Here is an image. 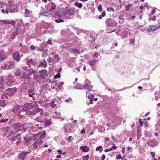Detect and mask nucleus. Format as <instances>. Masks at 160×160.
I'll return each mask as SVG.
<instances>
[{
  "label": "nucleus",
  "mask_w": 160,
  "mask_h": 160,
  "mask_svg": "<svg viewBox=\"0 0 160 160\" xmlns=\"http://www.w3.org/2000/svg\"><path fill=\"white\" fill-rule=\"evenodd\" d=\"M38 107L37 103H34L32 105L31 103L25 104L22 109V111L24 112L26 114L32 115L36 114L35 108Z\"/></svg>",
  "instance_id": "obj_1"
},
{
  "label": "nucleus",
  "mask_w": 160,
  "mask_h": 160,
  "mask_svg": "<svg viewBox=\"0 0 160 160\" xmlns=\"http://www.w3.org/2000/svg\"><path fill=\"white\" fill-rule=\"evenodd\" d=\"M13 128L18 132L21 131H23V132H24L26 130V129L24 128L23 125L19 122L14 124Z\"/></svg>",
  "instance_id": "obj_2"
},
{
  "label": "nucleus",
  "mask_w": 160,
  "mask_h": 160,
  "mask_svg": "<svg viewBox=\"0 0 160 160\" xmlns=\"http://www.w3.org/2000/svg\"><path fill=\"white\" fill-rule=\"evenodd\" d=\"M84 84L83 86V88L87 89L88 91L86 92V93H88V92L92 90L93 86L91 85V82L89 80H86L84 82Z\"/></svg>",
  "instance_id": "obj_3"
},
{
  "label": "nucleus",
  "mask_w": 160,
  "mask_h": 160,
  "mask_svg": "<svg viewBox=\"0 0 160 160\" xmlns=\"http://www.w3.org/2000/svg\"><path fill=\"white\" fill-rule=\"evenodd\" d=\"M17 90V88H8L7 89L6 91V93L9 96H12L14 93L16 92Z\"/></svg>",
  "instance_id": "obj_4"
},
{
  "label": "nucleus",
  "mask_w": 160,
  "mask_h": 160,
  "mask_svg": "<svg viewBox=\"0 0 160 160\" xmlns=\"http://www.w3.org/2000/svg\"><path fill=\"white\" fill-rule=\"evenodd\" d=\"M5 51L2 50L0 51V62H2L7 58Z\"/></svg>",
  "instance_id": "obj_5"
},
{
  "label": "nucleus",
  "mask_w": 160,
  "mask_h": 160,
  "mask_svg": "<svg viewBox=\"0 0 160 160\" xmlns=\"http://www.w3.org/2000/svg\"><path fill=\"white\" fill-rule=\"evenodd\" d=\"M22 107L19 105H17L14 107L12 109V112L15 114H16L18 112H20L22 109Z\"/></svg>",
  "instance_id": "obj_6"
},
{
  "label": "nucleus",
  "mask_w": 160,
  "mask_h": 160,
  "mask_svg": "<svg viewBox=\"0 0 160 160\" xmlns=\"http://www.w3.org/2000/svg\"><path fill=\"white\" fill-rule=\"evenodd\" d=\"M7 79L8 80V81L5 82L6 85L9 87L12 86L13 84L12 78L11 77H7Z\"/></svg>",
  "instance_id": "obj_7"
},
{
  "label": "nucleus",
  "mask_w": 160,
  "mask_h": 160,
  "mask_svg": "<svg viewBox=\"0 0 160 160\" xmlns=\"http://www.w3.org/2000/svg\"><path fill=\"white\" fill-rule=\"evenodd\" d=\"M148 144L150 146L154 147L157 146L158 144L156 141L152 139L148 142Z\"/></svg>",
  "instance_id": "obj_8"
},
{
  "label": "nucleus",
  "mask_w": 160,
  "mask_h": 160,
  "mask_svg": "<svg viewBox=\"0 0 160 160\" xmlns=\"http://www.w3.org/2000/svg\"><path fill=\"white\" fill-rule=\"evenodd\" d=\"M26 63L29 66V68L30 67L31 65L35 66L37 64L36 62L32 59H30L27 61Z\"/></svg>",
  "instance_id": "obj_9"
},
{
  "label": "nucleus",
  "mask_w": 160,
  "mask_h": 160,
  "mask_svg": "<svg viewBox=\"0 0 160 160\" xmlns=\"http://www.w3.org/2000/svg\"><path fill=\"white\" fill-rule=\"evenodd\" d=\"M13 58L17 61H18L20 59L19 54L17 52H14L12 55Z\"/></svg>",
  "instance_id": "obj_10"
},
{
  "label": "nucleus",
  "mask_w": 160,
  "mask_h": 160,
  "mask_svg": "<svg viewBox=\"0 0 160 160\" xmlns=\"http://www.w3.org/2000/svg\"><path fill=\"white\" fill-rule=\"evenodd\" d=\"M17 7L16 5H13L11 6L9 8V11L11 12H17Z\"/></svg>",
  "instance_id": "obj_11"
},
{
  "label": "nucleus",
  "mask_w": 160,
  "mask_h": 160,
  "mask_svg": "<svg viewBox=\"0 0 160 160\" xmlns=\"http://www.w3.org/2000/svg\"><path fill=\"white\" fill-rule=\"evenodd\" d=\"M28 153L27 152H22L18 155V158L19 160H25L24 158Z\"/></svg>",
  "instance_id": "obj_12"
},
{
  "label": "nucleus",
  "mask_w": 160,
  "mask_h": 160,
  "mask_svg": "<svg viewBox=\"0 0 160 160\" xmlns=\"http://www.w3.org/2000/svg\"><path fill=\"white\" fill-rule=\"evenodd\" d=\"M80 149L82 150V152H88L89 150V148L87 146H82L80 147Z\"/></svg>",
  "instance_id": "obj_13"
},
{
  "label": "nucleus",
  "mask_w": 160,
  "mask_h": 160,
  "mask_svg": "<svg viewBox=\"0 0 160 160\" xmlns=\"http://www.w3.org/2000/svg\"><path fill=\"white\" fill-rule=\"evenodd\" d=\"M31 74V73H27L26 72H24L22 75V77L24 79H30V78L29 77V76Z\"/></svg>",
  "instance_id": "obj_14"
},
{
  "label": "nucleus",
  "mask_w": 160,
  "mask_h": 160,
  "mask_svg": "<svg viewBox=\"0 0 160 160\" xmlns=\"http://www.w3.org/2000/svg\"><path fill=\"white\" fill-rule=\"evenodd\" d=\"M97 61L95 59H93L91 61H90L89 63L90 64V65L92 67V69H93L94 70H95V68L93 67V66H95L96 64V62H97Z\"/></svg>",
  "instance_id": "obj_15"
},
{
  "label": "nucleus",
  "mask_w": 160,
  "mask_h": 160,
  "mask_svg": "<svg viewBox=\"0 0 160 160\" xmlns=\"http://www.w3.org/2000/svg\"><path fill=\"white\" fill-rule=\"evenodd\" d=\"M160 26H152V27L148 28H147V30L148 31L155 30L159 28Z\"/></svg>",
  "instance_id": "obj_16"
},
{
  "label": "nucleus",
  "mask_w": 160,
  "mask_h": 160,
  "mask_svg": "<svg viewBox=\"0 0 160 160\" xmlns=\"http://www.w3.org/2000/svg\"><path fill=\"white\" fill-rule=\"evenodd\" d=\"M44 120V125L46 127H48L52 124L51 121L50 119L45 118Z\"/></svg>",
  "instance_id": "obj_17"
},
{
  "label": "nucleus",
  "mask_w": 160,
  "mask_h": 160,
  "mask_svg": "<svg viewBox=\"0 0 160 160\" xmlns=\"http://www.w3.org/2000/svg\"><path fill=\"white\" fill-rule=\"evenodd\" d=\"M44 111L42 110H40L39 108H38L37 109L35 108V113H37L38 114L40 115L41 116H43L44 115Z\"/></svg>",
  "instance_id": "obj_18"
},
{
  "label": "nucleus",
  "mask_w": 160,
  "mask_h": 160,
  "mask_svg": "<svg viewBox=\"0 0 160 160\" xmlns=\"http://www.w3.org/2000/svg\"><path fill=\"white\" fill-rule=\"evenodd\" d=\"M50 7L51 8L50 9V12H52L55 9L56 6L54 3L52 2L50 4Z\"/></svg>",
  "instance_id": "obj_19"
},
{
  "label": "nucleus",
  "mask_w": 160,
  "mask_h": 160,
  "mask_svg": "<svg viewBox=\"0 0 160 160\" xmlns=\"http://www.w3.org/2000/svg\"><path fill=\"white\" fill-rule=\"evenodd\" d=\"M88 98L90 99V103L92 104L93 102V99L94 98V95L93 94L89 95L88 96Z\"/></svg>",
  "instance_id": "obj_20"
},
{
  "label": "nucleus",
  "mask_w": 160,
  "mask_h": 160,
  "mask_svg": "<svg viewBox=\"0 0 160 160\" xmlns=\"http://www.w3.org/2000/svg\"><path fill=\"white\" fill-rule=\"evenodd\" d=\"M55 103V100L54 99L52 100V101L49 103V104L51 105L52 108H54L56 105V104Z\"/></svg>",
  "instance_id": "obj_21"
},
{
  "label": "nucleus",
  "mask_w": 160,
  "mask_h": 160,
  "mask_svg": "<svg viewBox=\"0 0 160 160\" xmlns=\"http://www.w3.org/2000/svg\"><path fill=\"white\" fill-rule=\"evenodd\" d=\"M74 8H70L68 9L66 12V13L68 15H71L72 14V12L74 10Z\"/></svg>",
  "instance_id": "obj_22"
},
{
  "label": "nucleus",
  "mask_w": 160,
  "mask_h": 160,
  "mask_svg": "<svg viewBox=\"0 0 160 160\" xmlns=\"http://www.w3.org/2000/svg\"><path fill=\"white\" fill-rule=\"evenodd\" d=\"M1 68L3 69H11V67H10L7 64H5L3 66L1 67Z\"/></svg>",
  "instance_id": "obj_23"
},
{
  "label": "nucleus",
  "mask_w": 160,
  "mask_h": 160,
  "mask_svg": "<svg viewBox=\"0 0 160 160\" xmlns=\"http://www.w3.org/2000/svg\"><path fill=\"white\" fill-rule=\"evenodd\" d=\"M75 6L78 7L79 8H81L82 7V4L81 3H78V2H76L74 4Z\"/></svg>",
  "instance_id": "obj_24"
},
{
  "label": "nucleus",
  "mask_w": 160,
  "mask_h": 160,
  "mask_svg": "<svg viewBox=\"0 0 160 160\" xmlns=\"http://www.w3.org/2000/svg\"><path fill=\"white\" fill-rule=\"evenodd\" d=\"M39 145H38V142H36L33 144V149L34 150H36L38 148Z\"/></svg>",
  "instance_id": "obj_25"
},
{
  "label": "nucleus",
  "mask_w": 160,
  "mask_h": 160,
  "mask_svg": "<svg viewBox=\"0 0 160 160\" xmlns=\"http://www.w3.org/2000/svg\"><path fill=\"white\" fill-rule=\"evenodd\" d=\"M40 65H42L44 68H45L47 66V62L45 60H44L43 62L40 63Z\"/></svg>",
  "instance_id": "obj_26"
},
{
  "label": "nucleus",
  "mask_w": 160,
  "mask_h": 160,
  "mask_svg": "<svg viewBox=\"0 0 160 160\" xmlns=\"http://www.w3.org/2000/svg\"><path fill=\"white\" fill-rule=\"evenodd\" d=\"M103 148L102 146H100L98 147H97L96 149V151H99V152H101L103 150Z\"/></svg>",
  "instance_id": "obj_27"
},
{
  "label": "nucleus",
  "mask_w": 160,
  "mask_h": 160,
  "mask_svg": "<svg viewBox=\"0 0 160 160\" xmlns=\"http://www.w3.org/2000/svg\"><path fill=\"white\" fill-rule=\"evenodd\" d=\"M132 7V5L131 4H128L125 7V10L127 11H129V8Z\"/></svg>",
  "instance_id": "obj_28"
},
{
  "label": "nucleus",
  "mask_w": 160,
  "mask_h": 160,
  "mask_svg": "<svg viewBox=\"0 0 160 160\" xmlns=\"http://www.w3.org/2000/svg\"><path fill=\"white\" fill-rule=\"evenodd\" d=\"M71 49H72V52L73 53H74L75 54L79 53V50L75 48H71Z\"/></svg>",
  "instance_id": "obj_29"
},
{
  "label": "nucleus",
  "mask_w": 160,
  "mask_h": 160,
  "mask_svg": "<svg viewBox=\"0 0 160 160\" xmlns=\"http://www.w3.org/2000/svg\"><path fill=\"white\" fill-rule=\"evenodd\" d=\"M24 139L25 140V142L26 143H28L31 140V138H27L26 137L24 138Z\"/></svg>",
  "instance_id": "obj_30"
},
{
  "label": "nucleus",
  "mask_w": 160,
  "mask_h": 160,
  "mask_svg": "<svg viewBox=\"0 0 160 160\" xmlns=\"http://www.w3.org/2000/svg\"><path fill=\"white\" fill-rule=\"evenodd\" d=\"M17 132H18L17 131V130H15V129H14V130L11 131L10 133V136H11L15 135L16 133H17Z\"/></svg>",
  "instance_id": "obj_31"
},
{
  "label": "nucleus",
  "mask_w": 160,
  "mask_h": 160,
  "mask_svg": "<svg viewBox=\"0 0 160 160\" xmlns=\"http://www.w3.org/2000/svg\"><path fill=\"white\" fill-rule=\"evenodd\" d=\"M48 61L49 63H50L49 64L51 65V63H53L54 62L53 59L51 58H48L47 60Z\"/></svg>",
  "instance_id": "obj_32"
},
{
  "label": "nucleus",
  "mask_w": 160,
  "mask_h": 160,
  "mask_svg": "<svg viewBox=\"0 0 160 160\" xmlns=\"http://www.w3.org/2000/svg\"><path fill=\"white\" fill-rule=\"evenodd\" d=\"M55 60H57V62H58L60 60L58 55L56 54L54 57Z\"/></svg>",
  "instance_id": "obj_33"
},
{
  "label": "nucleus",
  "mask_w": 160,
  "mask_h": 160,
  "mask_svg": "<svg viewBox=\"0 0 160 160\" xmlns=\"http://www.w3.org/2000/svg\"><path fill=\"white\" fill-rule=\"evenodd\" d=\"M28 96L31 97H32V99L34 100H35V96H35V93H32L31 94L29 93L28 94Z\"/></svg>",
  "instance_id": "obj_34"
},
{
  "label": "nucleus",
  "mask_w": 160,
  "mask_h": 160,
  "mask_svg": "<svg viewBox=\"0 0 160 160\" xmlns=\"http://www.w3.org/2000/svg\"><path fill=\"white\" fill-rule=\"evenodd\" d=\"M39 72L41 73H43L44 74L47 75V71L45 69H42L39 71Z\"/></svg>",
  "instance_id": "obj_35"
},
{
  "label": "nucleus",
  "mask_w": 160,
  "mask_h": 160,
  "mask_svg": "<svg viewBox=\"0 0 160 160\" xmlns=\"http://www.w3.org/2000/svg\"><path fill=\"white\" fill-rule=\"evenodd\" d=\"M16 23V22L13 21V20H12L9 23V24H10L12 25L13 26L14 28L16 27L15 25Z\"/></svg>",
  "instance_id": "obj_36"
},
{
  "label": "nucleus",
  "mask_w": 160,
  "mask_h": 160,
  "mask_svg": "<svg viewBox=\"0 0 160 160\" xmlns=\"http://www.w3.org/2000/svg\"><path fill=\"white\" fill-rule=\"evenodd\" d=\"M9 65H10L11 66H10L12 68L14 67V62L12 61H10L9 62Z\"/></svg>",
  "instance_id": "obj_37"
},
{
  "label": "nucleus",
  "mask_w": 160,
  "mask_h": 160,
  "mask_svg": "<svg viewBox=\"0 0 160 160\" xmlns=\"http://www.w3.org/2000/svg\"><path fill=\"white\" fill-rule=\"evenodd\" d=\"M46 135V134L45 132L43 131L41 134V135L40 136V138H44Z\"/></svg>",
  "instance_id": "obj_38"
},
{
  "label": "nucleus",
  "mask_w": 160,
  "mask_h": 160,
  "mask_svg": "<svg viewBox=\"0 0 160 160\" xmlns=\"http://www.w3.org/2000/svg\"><path fill=\"white\" fill-rule=\"evenodd\" d=\"M60 77L61 75L59 73H58L54 76V78L55 79H57V78H59Z\"/></svg>",
  "instance_id": "obj_39"
},
{
  "label": "nucleus",
  "mask_w": 160,
  "mask_h": 160,
  "mask_svg": "<svg viewBox=\"0 0 160 160\" xmlns=\"http://www.w3.org/2000/svg\"><path fill=\"white\" fill-rule=\"evenodd\" d=\"M116 158L117 159H121L122 160H123V157L119 154L118 155H117L116 156Z\"/></svg>",
  "instance_id": "obj_40"
},
{
  "label": "nucleus",
  "mask_w": 160,
  "mask_h": 160,
  "mask_svg": "<svg viewBox=\"0 0 160 160\" xmlns=\"http://www.w3.org/2000/svg\"><path fill=\"white\" fill-rule=\"evenodd\" d=\"M20 69L18 68H17L16 70V72H15V74L17 76H18L20 74Z\"/></svg>",
  "instance_id": "obj_41"
},
{
  "label": "nucleus",
  "mask_w": 160,
  "mask_h": 160,
  "mask_svg": "<svg viewBox=\"0 0 160 160\" xmlns=\"http://www.w3.org/2000/svg\"><path fill=\"white\" fill-rule=\"evenodd\" d=\"M2 23L9 24V22L8 20H1L0 21Z\"/></svg>",
  "instance_id": "obj_42"
},
{
  "label": "nucleus",
  "mask_w": 160,
  "mask_h": 160,
  "mask_svg": "<svg viewBox=\"0 0 160 160\" xmlns=\"http://www.w3.org/2000/svg\"><path fill=\"white\" fill-rule=\"evenodd\" d=\"M89 155H87L85 156H84L82 158L83 160H88L89 158Z\"/></svg>",
  "instance_id": "obj_43"
},
{
  "label": "nucleus",
  "mask_w": 160,
  "mask_h": 160,
  "mask_svg": "<svg viewBox=\"0 0 160 160\" xmlns=\"http://www.w3.org/2000/svg\"><path fill=\"white\" fill-rule=\"evenodd\" d=\"M8 120V118H7L5 119H1V120H0V122H3V123H4V122H6Z\"/></svg>",
  "instance_id": "obj_44"
},
{
  "label": "nucleus",
  "mask_w": 160,
  "mask_h": 160,
  "mask_svg": "<svg viewBox=\"0 0 160 160\" xmlns=\"http://www.w3.org/2000/svg\"><path fill=\"white\" fill-rule=\"evenodd\" d=\"M8 96L5 94H3L1 97V98L2 99H4L5 98H8Z\"/></svg>",
  "instance_id": "obj_45"
},
{
  "label": "nucleus",
  "mask_w": 160,
  "mask_h": 160,
  "mask_svg": "<svg viewBox=\"0 0 160 160\" xmlns=\"http://www.w3.org/2000/svg\"><path fill=\"white\" fill-rule=\"evenodd\" d=\"M98 10L100 12H102V6L101 5H99L98 7Z\"/></svg>",
  "instance_id": "obj_46"
},
{
  "label": "nucleus",
  "mask_w": 160,
  "mask_h": 160,
  "mask_svg": "<svg viewBox=\"0 0 160 160\" xmlns=\"http://www.w3.org/2000/svg\"><path fill=\"white\" fill-rule=\"evenodd\" d=\"M139 125L140 126H142V124H143V122L142 121V120L141 119H139Z\"/></svg>",
  "instance_id": "obj_47"
},
{
  "label": "nucleus",
  "mask_w": 160,
  "mask_h": 160,
  "mask_svg": "<svg viewBox=\"0 0 160 160\" xmlns=\"http://www.w3.org/2000/svg\"><path fill=\"white\" fill-rule=\"evenodd\" d=\"M44 16H47L48 15V13L47 12H43L42 14Z\"/></svg>",
  "instance_id": "obj_48"
},
{
  "label": "nucleus",
  "mask_w": 160,
  "mask_h": 160,
  "mask_svg": "<svg viewBox=\"0 0 160 160\" xmlns=\"http://www.w3.org/2000/svg\"><path fill=\"white\" fill-rule=\"evenodd\" d=\"M35 120L39 122H43V121L42 120H41V119H39V118H38L36 119H35Z\"/></svg>",
  "instance_id": "obj_49"
},
{
  "label": "nucleus",
  "mask_w": 160,
  "mask_h": 160,
  "mask_svg": "<svg viewBox=\"0 0 160 160\" xmlns=\"http://www.w3.org/2000/svg\"><path fill=\"white\" fill-rule=\"evenodd\" d=\"M36 142H38V145H40L42 143V141L41 140H40L39 141H37Z\"/></svg>",
  "instance_id": "obj_50"
},
{
  "label": "nucleus",
  "mask_w": 160,
  "mask_h": 160,
  "mask_svg": "<svg viewBox=\"0 0 160 160\" xmlns=\"http://www.w3.org/2000/svg\"><path fill=\"white\" fill-rule=\"evenodd\" d=\"M152 155V157L154 158L155 157V154L153 152H151L150 153Z\"/></svg>",
  "instance_id": "obj_51"
},
{
  "label": "nucleus",
  "mask_w": 160,
  "mask_h": 160,
  "mask_svg": "<svg viewBox=\"0 0 160 160\" xmlns=\"http://www.w3.org/2000/svg\"><path fill=\"white\" fill-rule=\"evenodd\" d=\"M18 33L17 32H13L12 34V35H13L15 37V36H16L18 35Z\"/></svg>",
  "instance_id": "obj_52"
},
{
  "label": "nucleus",
  "mask_w": 160,
  "mask_h": 160,
  "mask_svg": "<svg viewBox=\"0 0 160 160\" xmlns=\"http://www.w3.org/2000/svg\"><path fill=\"white\" fill-rule=\"evenodd\" d=\"M48 53H43V54L42 55V57H46Z\"/></svg>",
  "instance_id": "obj_53"
},
{
  "label": "nucleus",
  "mask_w": 160,
  "mask_h": 160,
  "mask_svg": "<svg viewBox=\"0 0 160 160\" xmlns=\"http://www.w3.org/2000/svg\"><path fill=\"white\" fill-rule=\"evenodd\" d=\"M28 92L29 93H30V94L32 93V92H33V90L32 89H29L28 90Z\"/></svg>",
  "instance_id": "obj_54"
},
{
  "label": "nucleus",
  "mask_w": 160,
  "mask_h": 160,
  "mask_svg": "<svg viewBox=\"0 0 160 160\" xmlns=\"http://www.w3.org/2000/svg\"><path fill=\"white\" fill-rule=\"evenodd\" d=\"M105 158H106V156L105 155L103 154L102 156V158H101L102 160H104L105 159Z\"/></svg>",
  "instance_id": "obj_55"
},
{
  "label": "nucleus",
  "mask_w": 160,
  "mask_h": 160,
  "mask_svg": "<svg viewBox=\"0 0 160 160\" xmlns=\"http://www.w3.org/2000/svg\"><path fill=\"white\" fill-rule=\"evenodd\" d=\"M6 102H3L1 103V106H6Z\"/></svg>",
  "instance_id": "obj_56"
},
{
  "label": "nucleus",
  "mask_w": 160,
  "mask_h": 160,
  "mask_svg": "<svg viewBox=\"0 0 160 160\" xmlns=\"http://www.w3.org/2000/svg\"><path fill=\"white\" fill-rule=\"evenodd\" d=\"M30 47L32 50H34L35 49V47L33 45H31Z\"/></svg>",
  "instance_id": "obj_57"
},
{
  "label": "nucleus",
  "mask_w": 160,
  "mask_h": 160,
  "mask_svg": "<svg viewBox=\"0 0 160 160\" xmlns=\"http://www.w3.org/2000/svg\"><path fill=\"white\" fill-rule=\"evenodd\" d=\"M98 54L97 52H95L94 54V57L96 58H97L98 57Z\"/></svg>",
  "instance_id": "obj_58"
},
{
  "label": "nucleus",
  "mask_w": 160,
  "mask_h": 160,
  "mask_svg": "<svg viewBox=\"0 0 160 160\" xmlns=\"http://www.w3.org/2000/svg\"><path fill=\"white\" fill-rule=\"evenodd\" d=\"M57 152L59 154H61L62 153V151L61 150H57Z\"/></svg>",
  "instance_id": "obj_59"
},
{
  "label": "nucleus",
  "mask_w": 160,
  "mask_h": 160,
  "mask_svg": "<svg viewBox=\"0 0 160 160\" xmlns=\"http://www.w3.org/2000/svg\"><path fill=\"white\" fill-rule=\"evenodd\" d=\"M112 149H113L114 150H115L116 148H118V147H116L113 144V146H112Z\"/></svg>",
  "instance_id": "obj_60"
},
{
  "label": "nucleus",
  "mask_w": 160,
  "mask_h": 160,
  "mask_svg": "<svg viewBox=\"0 0 160 160\" xmlns=\"http://www.w3.org/2000/svg\"><path fill=\"white\" fill-rule=\"evenodd\" d=\"M135 40L133 39H132L130 40V42L131 43H133L135 42Z\"/></svg>",
  "instance_id": "obj_61"
},
{
  "label": "nucleus",
  "mask_w": 160,
  "mask_h": 160,
  "mask_svg": "<svg viewBox=\"0 0 160 160\" xmlns=\"http://www.w3.org/2000/svg\"><path fill=\"white\" fill-rule=\"evenodd\" d=\"M102 16L103 17H104L106 15V12L105 11L103 12L102 13Z\"/></svg>",
  "instance_id": "obj_62"
},
{
  "label": "nucleus",
  "mask_w": 160,
  "mask_h": 160,
  "mask_svg": "<svg viewBox=\"0 0 160 160\" xmlns=\"http://www.w3.org/2000/svg\"><path fill=\"white\" fill-rule=\"evenodd\" d=\"M38 50L40 51H42L43 52H44V49L43 48H38Z\"/></svg>",
  "instance_id": "obj_63"
},
{
  "label": "nucleus",
  "mask_w": 160,
  "mask_h": 160,
  "mask_svg": "<svg viewBox=\"0 0 160 160\" xmlns=\"http://www.w3.org/2000/svg\"><path fill=\"white\" fill-rule=\"evenodd\" d=\"M85 132V130L84 128L82 129L81 131V134H83Z\"/></svg>",
  "instance_id": "obj_64"
}]
</instances>
